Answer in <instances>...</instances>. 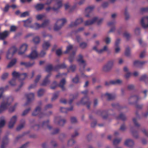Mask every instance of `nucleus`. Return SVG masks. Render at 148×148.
Returning a JSON list of instances; mask_svg holds the SVG:
<instances>
[{
	"mask_svg": "<svg viewBox=\"0 0 148 148\" xmlns=\"http://www.w3.org/2000/svg\"><path fill=\"white\" fill-rule=\"evenodd\" d=\"M13 101V99L12 97L5 98L0 106V113L8 109Z\"/></svg>",
	"mask_w": 148,
	"mask_h": 148,
	"instance_id": "1",
	"label": "nucleus"
},
{
	"mask_svg": "<svg viewBox=\"0 0 148 148\" xmlns=\"http://www.w3.org/2000/svg\"><path fill=\"white\" fill-rule=\"evenodd\" d=\"M66 22V21L65 18L58 20L54 27V30L57 31L60 30Z\"/></svg>",
	"mask_w": 148,
	"mask_h": 148,
	"instance_id": "2",
	"label": "nucleus"
},
{
	"mask_svg": "<svg viewBox=\"0 0 148 148\" xmlns=\"http://www.w3.org/2000/svg\"><path fill=\"white\" fill-rule=\"evenodd\" d=\"M17 50V49L15 47H13L10 48L7 53L6 58L8 59H11Z\"/></svg>",
	"mask_w": 148,
	"mask_h": 148,
	"instance_id": "3",
	"label": "nucleus"
},
{
	"mask_svg": "<svg viewBox=\"0 0 148 148\" xmlns=\"http://www.w3.org/2000/svg\"><path fill=\"white\" fill-rule=\"evenodd\" d=\"M102 19H98L97 17H94L92 21H88L85 22V25H88L92 24L96 22L98 24H99L102 21Z\"/></svg>",
	"mask_w": 148,
	"mask_h": 148,
	"instance_id": "4",
	"label": "nucleus"
},
{
	"mask_svg": "<svg viewBox=\"0 0 148 148\" xmlns=\"http://www.w3.org/2000/svg\"><path fill=\"white\" fill-rule=\"evenodd\" d=\"M12 75L14 78H17L19 79L21 78V80L24 79L27 76V74L26 73L20 74L18 72L16 71L13 72L12 73Z\"/></svg>",
	"mask_w": 148,
	"mask_h": 148,
	"instance_id": "5",
	"label": "nucleus"
},
{
	"mask_svg": "<svg viewBox=\"0 0 148 148\" xmlns=\"http://www.w3.org/2000/svg\"><path fill=\"white\" fill-rule=\"evenodd\" d=\"M141 24L144 28L148 27V16L143 17L141 20Z\"/></svg>",
	"mask_w": 148,
	"mask_h": 148,
	"instance_id": "6",
	"label": "nucleus"
},
{
	"mask_svg": "<svg viewBox=\"0 0 148 148\" xmlns=\"http://www.w3.org/2000/svg\"><path fill=\"white\" fill-rule=\"evenodd\" d=\"M113 64L112 61L108 62L106 64L104 65L103 67L102 70L103 71L106 72L109 71L112 67Z\"/></svg>",
	"mask_w": 148,
	"mask_h": 148,
	"instance_id": "7",
	"label": "nucleus"
},
{
	"mask_svg": "<svg viewBox=\"0 0 148 148\" xmlns=\"http://www.w3.org/2000/svg\"><path fill=\"white\" fill-rule=\"evenodd\" d=\"M83 57L81 55H79L78 56L77 60L79 63L80 66L82 69V70H84L85 66L86 64L85 61L82 59Z\"/></svg>",
	"mask_w": 148,
	"mask_h": 148,
	"instance_id": "8",
	"label": "nucleus"
},
{
	"mask_svg": "<svg viewBox=\"0 0 148 148\" xmlns=\"http://www.w3.org/2000/svg\"><path fill=\"white\" fill-rule=\"evenodd\" d=\"M17 117L16 116H13L10 119L9 123V127L12 128L14 125L17 120Z\"/></svg>",
	"mask_w": 148,
	"mask_h": 148,
	"instance_id": "9",
	"label": "nucleus"
},
{
	"mask_svg": "<svg viewBox=\"0 0 148 148\" xmlns=\"http://www.w3.org/2000/svg\"><path fill=\"white\" fill-rule=\"evenodd\" d=\"M27 47V45L25 44L22 45L20 47L18 54L21 55L24 53L26 51Z\"/></svg>",
	"mask_w": 148,
	"mask_h": 148,
	"instance_id": "10",
	"label": "nucleus"
},
{
	"mask_svg": "<svg viewBox=\"0 0 148 148\" xmlns=\"http://www.w3.org/2000/svg\"><path fill=\"white\" fill-rule=\"evenodd\" d=\"M38 56V54L36 50L32 49L31 53L27 57L30 59H33L36 58Z\"/></svg>",
	"mask_w": 148,
	"mask_h": 148,
	"instance_id": "11",
	"label": "nucleus"
},
{
	"mask_svg": "<svg viewBox=\"0 0 148 148\" xmlns=\"http://www.w3.org/2000/svg\"><path fill=\"white\" fill-rule=\"evenodd\" d=\"M124 145L127 147H131L134 145V142L131 139H127L125 141Z\"/></svg>",
	"mask_w": 148,
	"mask_h": 148,
	"instance_id": "12",
	"label": "nucleus"
},
{
	"mask_svg": "<svg viewBox=\"0 0 148 148\" xmlns=\"http://www.w3.org/2000/svg\"><path fill=\"white\" fill-rule=\"evenodd\" d=\"M83 21L82 18H79L77 19L75 22H72L70 24L71 27L76 26L79 24L81 23Z\"/></svg>",
	"mask_w": 148,
	"mask_h": 148,
	"instance_id": "13",
	"label": "nucleus"
},
{
	"mask_svg": "<svg viewBox=\"0 0 148 148\" xmlns=\"http://www.w3.org/2000/svg\"><path fill=\"white\" fill-rule=\"evenodd\" d=\"M9 142V140L8 138L7 137H4L3 140L1 148H5L6 146L8 144Z\"/></svg>",
	"mask_w": 148,
	"mask_h": 148,
	"instance_id": "14",
	"label": "nucleus"
},
{
	"mask_svg": "<svg viewBox=\"0 0 148 148\" xmlns=\"http://www.w3.org/2000/svg\"><path fill=\"white\" fill-rule=\"evenodd\" d=\"M10 32L8 31H5L2 33L0 34V39L3 40L6 38L10 34Z\"/></svg>",
	"mask_w": 148,
	"mask_h": 148,
	"instance_id": "15",
	"label": "nucleus"
},
{
	"mask_svg": "<svg viewBox=\"0 0 148 148\" xmlns=\"http://www.w3.org/2000/svg\"><path fill=\"white\" fill-rule=\"evenodd\" d=\"M93 49L96 51L98 53H101L104 51H107L108 50V47L107 46H104L102 49L100 50H98L97 49V47L95 46L93 47Z\"/></svg>",
	"mask_w": 148,
	"mask_h": 148,
	"instance_id": "16",
	"label": "nucleus"
},
{
	"mask_svg": "<svg viewBox=\"0 0 148 148\" xmlns=\"http://www.w3.org/2000/svg\"><path fill=\"white\" fill-rule=\"evenodd\" d=\"M122 82L121 80L119 79H117L111 81L110 83L112 84H120Z\"/></svg>",
	"mask_w": 148,
	"mask_h": 148,
	"instance_id": "17",
	"label": "nucleus"
},
{
	"mask_svg": "<svg viewBox=\"0 0 148 148\" xmlns=\"http://www.w3.org/2000/svg\"><path fill=\"white\" fill-rule=\"evenodd\" d=\"M34 64V63H31L29 62H20V64L22 66L28 67L32 66Z\"/></svg>",
	"mask_w": 148,
	"mask_h": 148,
	"instance_id": "18",
	"label": "nucleus"
},
{
	"mask_svg": "<svg viewBox=\"0 0 148 148\" xmlns=\"http://www.w3.org/2000/svg\"><path fill=\"white\" fill-rule=\"evenodd\" d=\"M17 60L16 59H14L12 60L7 66L8 68H10L12 67L16 63Z\"/></svg>",
	"mask_w": 148,
	"mask_h": 148,
	"instance_id": "19",
	"label": "nucleus"
},
{
	"mask_svg": "<svg viewBox=\"0 0 148 148\" xmlns=\"http://www.w3.org/2000/svg\"><path fill=\"white\" fill-rule=\"evenodd\" d=\"M50 46V44L49 42L44 41L42 45L43 49L44 50H47Z\"/></svg>",
	"mask_w": 148,
	"mask_h": 148,
	"instance_id": "20",
	"label": "nucleus"
},
{
	"mask_svg": "<svg viewBox=\"0 0 148 148\" xmlns=\"http://www.w3.org/2000/svg\"><path fill=\"white\" fill-rule=\"evenodd\" d=\"M32 41L34 44H38L39 43L40 40L38 36H36L33 38Z\"/></svg>",
	"mask_w": 148,
	"mask_h": 148,
	"instance_id": "21",
	"label": "nucleus"
},
{
	"mask_svg": "<svg viewBox=\"0 0 148 148\" xmlns=\"http://www.w3.org/2000/svg\"><path fill=\"white\" fill-rule=\"evenodd\" d=\"M145 63V62L140 61L138 60H136L134 62L133 64L135 66H139L142 65Z\"/></svg>",
	"mask_w": 148,
	"mask_h": 148,
	"instance_id": "22",
	"label": "nucleus"
},
{
	"mask_svg": "<svg viewBox=\"0 0 148 148\" xmlns=\"http://www.w3.org/2000/svg\"><path fill=\"white\" fill-rule=\"evenodd\" d=\"M50 74H49L45 77L43 83L42 84V85L43 86H45L47 85V84H48L49 83V81L48 79L49 77H50Z\"/></svg>",
	"mask_w": 148,
	"mask_h": 148,
	"instance_id": "23",
	"label": "nucleus"
},
{
	"mask_svg": "<svg viewBox=\"0 0 148 148\" xmlns=\"http://www.w3.org/2000/svg\"><path fill=\"white\" fill-rule=\"evenodd\" d=\"M140 80L141 81H144L147 83H148V77L146 75H143L140 77Z\"/></svg>",
	"mask_w": 148,
	"mask_h": 148,
	"instance_id": "24",
	"label": "nucleus"
},
{
	"mask_svg": "<svg viewBox=\"0 0 148 148\" xmlns=\"http://www.w3.org/2000/svg\"><path fill=\"white\" fill-rule=\"evenodd\" d=\"M5 121L3 117H1L0 118V128L3 127L5 124Z\"/></svg>",
	"mask_w": 148,
	"mask_h": 148,
	"instance_id": "25",
	"label": "nucleus"
},
{
	"mask_svg": "<svg viewBox=\"0 0 148 148\" xmlns=\"http://www.w3.org/2000/svg\"><path fill=\"white\" fill-rule=\"evenodd\" d=\"M32 19L31 18H29L26 20L23 21V22L24 23V25L25 26H28L32 22Z\"/></svg>",
	"mask_w": 148,
	"mask_h": 148,
	"instance_id": "26",
	"label": "nucleus"
},
{
	"mask_svg": "<svg viewBox=\"0 0 148 148\" xmlns=\"http://www.w3.org/2000/svg\"><path fill=\"white\" fill-rule=\"evenodd\" d=\"M31 27L35 29H37L42 27L41 25H40L37 23H35L31 26Z\"/></svg>",
	"mask_w": 148,
	"mask_h": 148,
	"instance_id": "27",
	"label": "nucleus"
},
{
	"mask_svg": "<svg viewBox=\"0 0 148 148\" xmlns=\"http://www.w3.org/2000/svg\"><path fill=\"white\" fill-rule=\"evenodd\" d=\"M8 86H7L5 88L0 87V99L2 96L3 93L8 87Z\"/></svg>",
	"mask_w": 148,
	"mask_h": 148,
	"instance_id": "28",
	"label": "nucleus"
},
{
	"mask_svg": "<svg viewBox=\"0 0 148 148\" xmlns=\"http://www.w3.org/2000/svg\"><path fill=\"white\" fill-rule=\"evenodd\" d=\"M40 108L39 107H37L35 109V111L32 113V115L35 116L37 115L40 112Z\"/></svg>",
	"mask_w": 148,
	"mask_h": 148,
	"instance_id": "29",
	"label": "nucleus"
},
{
	"mask_svg": "<svg viewBox=\"0 0 148 148\" xmlns=\"http://www.w3.org/2000/svg\"><path fill=\"white\" fill-rule=\"evenodd\" d=\"M73 109V108L71 107L70 109L68 108H60V111L63 112H66L72 110Z\"/></svg>",
	"mask_w": 148,
	"mask_h": 148,
	"instance_id": "30",
	"label": "nucleus"
},
{
	"mask_svg": "<svg viewBox=\"0 0 148 148\" xmlns=\"http://www.w3.org/2000/svg\"><path fill=\"white\" fill-rule=\"evenodd\" d=\"M44 7V5L42 4H37L35 6V8L38 10H42Z\"/></svg>",
	"mask_w": 148,
	"mask_h": 148,
	"instance_id": "31",
	"label": "nucleus"
},
{
	"mask_svg": "<svg viewBox=\"0 0 148 148\" xmlns=\"http://www.w3.org/2000/svg\"><path fill=\"white\" fill-rule=\"evenodd\" d=\"M130 99H132V100H135L136 101L140 100L141 98L138 95H136L131 97Z\"/></svg>",
	"mask_w": 148,
	"mask_h": 148,
	"instance_id": "32",
	"label": "nucleus"
},
{
	"mask_svg": "<svg viewBox=\"0 0 148 148\" xmlns=\"http://www.w3.org/2000/svg\"><path fill=\"white\" fill-rule=\"evenodd\" d=\"M17 103H15L13 106L9 108V111L10 112L14 111L17 107Z\"/></svg>",
	"mask_w": 148,
	"mask_h": 148,
	"instance_id": "33",
	"label": "nucleus"
},
{
	"mask_svg": "<svg viewBox=\"0 0 148 148\" xmlns=\"http://www.w3.org/2000/svg\"><path fill=\"white\" fill-rule=\"evenodd\" d=\"M26 97L28 100L33 98L34 97V94L32 93H29L26 95Z\"/></svg>",
	"mask_w": 148,
	"mask_h": 148,
	"instance_id": "34",
	"label": "nucleus"
},
{
	"mask_svg": "<svg viewBox=\"0 0 148 148\" xmlns=\"http://www.w3.org/2000/svg\"><path fill=\"white\" fill-rule=\"evenodd\" d=\"M49 23V21L47 20L44 21L43 23L41 24L42 27H45L47 26Z\"/></svg>",
	"mask_w": 148,
	"mask_h": 148,
	"instance_id": "35",
	"label": "nucleus"
},
{
	"mask_svg": "<svg viewBox=\"0 0 148 148\" xmlns=\"http://www.w3.org/2000/svg\"><path fill=\"white\" fill-rule=\"evenodd\" d=\"M94 7H89L86 10V13H90L93 10Z\"/></svg>",
	"mask_w": 148,
	"mask_h": 148,
	"instance_id": "36",
	"label": "nucleus"
},
{
	"mask_svg": "<svg viewBox=\"0 0 148 148\" xmlns=\"http://www.w3.org/2000/svg\"><path fill=\"white\" fill-rule=\"evenodd\" d=\"M66 83L65 80L64 79H63L61 80L60 82L59 86L62 88H63V86Z\"/></svg>",
	"mask_w": 148,
	"mask_h": 148,
	"instance_id": "37",
	"label": "nucleus"
},
{
	"mask_svg": "<svg viewBox=\"0 0 148 148\" xmlns=\"http://www.w3.org/2000/svg\"><path fill=\"white\" fill-rule=\"evenodd\" d=\"M44 16V14H38L36 16V18L38 20L42 19Z\"/></svg>",
	"mask_w": 148,
	"mask_h": 148,
	"instance_id": "38",
	"label": "nucleus"
},
{
	"mask_svg": "<svg viewBox=\"0 0 148 148\" xmlns=\"http://www.w3.org/2000/svg\"><path fill=\"white\" fill-rule=\"evenodd\" d=\"M29 15V12L26 11L22 13L21 14V17H24L27 16Z\"/></svg>",
	"mask_w": 148,
	"mask_h": 148,
	"instance_id": "39",
	"label": "nucleus"
},
{
	"mask_svg": "<svg viewBox=\"0 0 148 148\" xmlns=\"http://www.w3.org/2000/svg\"><path fill=\"white\" fill-rule=\"evenodd\" d=\"M44 92V90L42 89L39 90L38 92V97H40L42 95Z\"/></svg>",
	"mask_w": 148,
	"mask_h": 148,
	"instance_id": "40",
	"label": "nucleus"
},
{
	"mask_svg": "<svg viewBox=\"0 0 148 148\" xmlns=\"http://www.w3.org/2000/svg\"><path fill=\"white\" fill-rule=\"evenodd\" d=\"M77 1L76 2L75 5L78 6L84 4V1Z\"/></svg>",
	"mask_w": 148,
	"mask_h": 148,
	"instance_id": "41",
	"label": "nucleus"
},
{
	"mask_svg": "<svg viewBox=\"0 0 148 148\" xmlns=\"http://www.w3.org/2000/svg\"><path fill=\"white\" fill-rule=\"evenodd\" d=\"M125 55L127 57H129L130 55V49L129 48H127L126 50Z\"/></svg>",
	"mask_w": 148,
	"mask_h": 148,
	"instance_id": "42",
	"label": "nucleus"
},
{
	"mask_svg": "<svg viewBox=\"0 0 148 148\" xmlns=\"http://www.w3.org/2000/svg\"><path fill=\"white\" fill-rule=\"evenodd\" d=\"M72 46L71 45H69L67 47L66 51L65 52V53H68L72 48Z\"/></svg>",
	"mask_w": 148,
	"mask_h": 148,
	"instance_id": "43",
	"label": "nucleus"
},
{
	"mask_svg": "<svg viewBox=\"0 0 148 148\" xmlns=\"http://www.w3.org/2000/svg\"><path fill=\"white\" fill-rule=\"evenodd\" d=\"M75 142L73 139H71L68 141V145L69 146H71Z\"/></svg>",
	"mask_w": 148,
	"mask_h": 148,
	"instance_id": "44",
	"label": "nucleus"
},
{
	"mask_svg": "<svg viewBox=\"0 0 148 148\" xmlns=\"http://www.w3.org/2000/svg\"><path fill=\"white\" fill-rule=\"evenodd\" d=\"M121 138L116 139L114 140L113 142V143L114 145H116L119 143L121 141Z\"/></svg>",
	"mask_w": 148,
	"mask_h": 148,
	"instance_id": "45",
	"label": "nucleus"
},
{
	"mask_svg": "<svg viewBox=\"0 0 148 148\" xmlns=\"http://www.w3.org/2000/svg\"><path fill=\"white\" fill-rule=\"evenodd\" d=\"M9 84L12 86H14L16 84L15 80L14 78L9 82Z\"/></svg>",
	"mask_w": 148,
	"mask_h": 148,
	"instance_id": "46",
	"label": "nucleus"
},
{
	"mask_svg": "<svg viewBox=\"0 0 148 148\" xmlns=\"http://www.w3.org/2000/svg\"><path fill=\"white\" fill-rule=\"evenodd\" d=\"M124 36L126 39H128L130 37V35L127 32H125L123 34Z\"/></svg>",
	"mask_w": 148,
	"mask_h": 148,
	"instance_id": "47",
	"label": "nucleus"
},
{
	"mask_svg": "<svg viewBox=\"0 0 148 148\" xmlns=\"http://www.w3.org/2000/svg\"><path fill=\"white\" fill-rule=\"evenodd\" d=\"M62 5V2L60 1H59L55 5V6L58 7V8H59Z\"/></svg>",
	"mask_w": 148,
	"mask_h": 148,
	"instance_id": "48",
	"label": "nucleus"
},
{
	"mask_svg": "<svg viewBox=\"0 0 148 148\" xmlns=\"http://www.w3.org/2000/svg\"><path fill=\"white\" fill-rule=\"evenodd\" d=\"M9 75V74L8 73H5L4 74H3L2 77H1V78L3 79H5L8 77V76Z\"/></svg>",
	"mask_w": 148,
	"mask_h": 148,
	"instance_id": "49",
	"label": "nucleus"
},
{
	"mask_svg": "<svg viewBox=\"0 0 148 148\" xmlns=\"http://www.w3.org/2000/svg\"><path fill=\"white\" fill-rule=\"evenodd\" d=\"M105 41L107 44H109L111 41V39L109 37H107L105 39Z\"/></svg>",
	"mask_w": 148,
	"mask_h": 148,
	"instance_id": "50",
	"label": "nucleus"
},
{
	"mask_svg": "<svg viewBox=\"0 0 148 148\" xmlns=\"http://www.w3.org/2000/svg\"><path fill=\"white\" fill-rule=\"evenodd\" d=\"M42 127H44V126H46L47 127H48L49 129H50L51 127L50 126H49L48 124V123L47 122H44L42 124Z\"/></svg>",
	"mask_w": 148,
	"mask_h": 148,
	"instance_id": "51",
	"label": "nucleus"
},
{
	"mask_svg": "<svg viewBox=\"0 0 148 148\" xmlns=\"http://www.w3.org/2000/svg\"><path fill=\"white\" fill-rule=\"evenodd\" d=\"M17 27L15 26H12L10 27V31L11 32H14L17 29Z\"/></svg>",
	"mask_w": 148,
	"mask_h": 148,
	"instance_id": "52",
	"label": "nucleus"
},
{
	"mask_svg": "<svg viewBox=\"0 0 148 148\" xmlns=\"http://www.w3.org/2000/svg\"><path fill=\"white\" fill-rule=\"evenodd\" d=\"M120 51V48L119 46H115V52L116 53H118Z\"/></svg>",
	"mask_w": 148,
	"mask_h": 148,
	"instance_id": "53",
	"label": "nucleus"
},
{
	"mask_svg": "<svg viewBox=\"0 0 148 148\" xmlns=\"http://www.w3.org/2000/svg\"><path fill=\"white\" fill-rule=\"evenodd\" d=\"M10 6L8 4H7L5 6L4 8L3 9V11L5 12H6L8 11L9 7Z\"/></svg>",
	"mask_w": 148,
	"mask_h": 148,
	"instance_id": "54",
	"label": "nucleus"
},
{
	"mask_svg": "<svg viewBox=\"0 0 148 148\" xmlns=\"http://www.w3.org/2000/svg\"><path fill=\"white\" fill-rule=\"evenodd\" d=\"M66 121L64 119L60 120L59 122V124L61 126L63 125L65 123Z\"/></svg>",
	"mask_w": 148,
	"mask_h": 148,
	"instance_id": "55",
	"label": "nucleus"
},
{
	"mask_svg": "<svg viewBox=\"0 0 148 148\" xmlns=\"http://www.w3.org/2000/svg\"><path fill=\"white\" fill-rule=\"evenodd\" d=\"M52 70V66L51 65L47 66L46 68V71L47 72H49Z\"/></svg>",
	"mask_w": 148,
	"mask_h": 148,
	"instance_id": "56",
	"label": "nucleus"
},
{
	"mask_svg": "<svg viewBox=\"0 0 148 148\" xmlns=\"http://www.w3.org/2000/svg\"><path fill=\"white\" fill-rule=\"evenodd\" d=\"M75 53L73 52L72 54L71 55L69 58V60L70 62H71L73 59L74 57L73 56V55L75 54Z\"/></svg>",
	"mask_w": 148,
	"mask_h": 148,
	"instance_id": "57",
	"label": "nucleus"
},
{
	"mask_svg": "<svg viewBox=\"0 0 148 148\" xmlns=\"http://www.w3.org/2000/svg\"><path fill=\"white\" fill-rule=\"evenodd\" d=\"M87 46V44L84 42L81 43L80 45V47L82 48H84L86 47Z\"/></svg>",
	"mask_w": 148,
	"mask_h": 148,
	"instance_id": "58",
	"label": "nucleus"
},
{
	"mask_svg": "<svg viewBox=\"0 0 148 148\" xmlns=\"http://www.w3.org/2000/svg\"><path fill=\"white\" fill-rule=\"evenodd\" d=\"M73 81L75 83H77L79 82V79L77 76L75 78L73 79Z\"/></svg>",
	"mask_w": 148,
	"mask_h": 148,
	"instance_id": "59",
	"label": "nucleus"
},
{
	"mask_svg": "<svg viewBox=\"0 0 148 148\" xmlns=\"http://www.w3.org/2000/svg\"><path fill=\"white\" fill-rule=\"evenodd\" d=\"M115 23L116 22L114 21L109 22L108 23V25L110 27H112L113 26Z\"/></svg>",
	"mask_w": 148,
	"mask_h": 148,
	"instance_id": "60",
	"label": "nucleus"
},
{
	"mask_svg": "<svg viewBox=\"0 0 148 148\" xmlns=\"http://www.w3.org/2000/svg\"><path fill=\"white\" fill-rule=\"evenodd\" d=\"M76 67L75 65H72L69 68V70L72 71H73L75 69Z\"/></svg>",
	"mask_w": 148,
	"mask_h": 148,
	"instance_id": "61",
	"label": "nucleus"
},
{
	"mask_svg": "<svg viewBox=\"0 0 148 148\" xmlns=\"http://www.w3.org/2000/svg\"><path fill=\"white\" fill-rule=\"evenodd\" d=\"M145 51H143V52H141L140 54V57L141 58H144L145 56Z\"/></svg>",
	"mask_w": 148,
	"mask_h": 148,
	"instance_id": "62",
	"label": "nucleus"
},
{
	"mask_svg": "<svg viewBox=\"0 0 148 148\" xmlns=\"http://www.w3.org/2000/svg\"><path fill=\"white\" fill-rule=\"evenodd\" d=\"M105 95L109 99H111L112 98V95L111 94L106 93V94Z\"/></svg>",
	"mask_w": 148,
	"mask_h": 148,
	"instance_id": "63",
	"label": "nucleus"
},
{
	"mask_svg": "<svg viewBox=\"0 0 148 148\" xmlns=\"http://www.w3.org/2000/svg\"><path fill=\"white\" fill-rule=\"evenodd\" d=\"M24 127V124H21L17 127V130H19L23 128Z\"/></svg>",
	"mask_w": 148,
	"mask_h": 148,
	"instance_id": "64",
	"label": "nucleus"
}]
</instances>
